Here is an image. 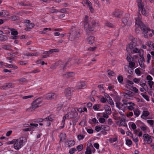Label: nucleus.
<instances>
[{
  "mask_svg": "<svg viewBox=\"0 0 154 154\" xmlns=\"http://www.w3.org/2000/svg\"><path fill=\"white\" fill-rule=\"evenodd\" d=\"M138 17L135 18V26L136 27H140L143 32L149 31L150 29L148 27L143 24L141 21V16L139 13H138Z\"/></svg>",
  "mask_w": 154,
  "mask_h": 154,
  "instance_id": "obj_1",
  "label": "nucleus"
},
{
  "mask_svg": "<svg viewBox=\"0 0 154 154\" xmlns=\"http://www.w3.org/2000/svg\"><path fill=\"white\" fill-rule=\"evenodd\" d=\"M85 27L86 29L87 34L88 35L90 34L89 32L93 31L94 30V27L96 26V23L94 20H92L91 22V25L88 24V16L86 15L85 17Z\"/></svg>",
  "mask_w": 154,
  "mask_h": 154,
  "instance_id": "obj_2",
  "label": "nucleus"
},
{
  "mask_svg": "<svg viewBox=\"0 0 154 154\" xmlns=\"http://www.w3.org/2000/svg\"><path fill=\"white\" fill-rule=\"evenodd\" d=\"M26 140L24 137H21L19 139H16L15 144L14 145V148L16 150H19L23 146Z\"/></svg>",
  "mask_w": 154,
  "mask_h": 154,
  "instance_id": "obj_3",
  "label": "nucleus"
},
{
  "mask_svg": "<svg viewBox=\"0 0 154 154\" xmlns=\"http://www.w3.org/2000/svg\"><path fill=\"white\" fill-rule=\"evenodd\" d=\"M42 100L41 98H38L34 101L32 103V108L35 109L41 106Z\"/></svg>",
  "mask_w": 154,
  "mask_h": 154,
  "instance_id": "obj_4",
  "label": "nucleus"
},
{
  "mask_svg": "<svg viewBox=\"0 0 154 154\" xmlns=\"http://www.w3.org/2000/svg\"><path fill=\"white\" fill-rule=\"evenodd\" d=\"M78 115V113L77 111L75 109H72L70 112L66 114L65 116L67 118L71 119L76 118Z\"/></svg>",
  "mask_w": 154,
  "mask_h": 154,
  "instance_id": "obj_5",
  "label": "nucleus"
},
{
  "mask_svg": "<svg viewBox=\"0 0 154 154\" xmlns=\"http://www.w3.org/2000/svg\"><path fill=\"white\" fill-rule=\"evenodd\" d=\"M58 95L54 93H49L46 95V98L47 100H56L57 98Z\"/></svg>",
  "mask_w": 154,
  "mask_h": 154,
  "instance_id": "obj_6",
  "label": "nucleus"
},
{
  "mask_svg": "<svg viewBox=\"0 0 154 154\" xmlns=\"http://www.w3.org/2000/svg\"><path fill=\"white\" fill-rule=\"evenodd\" d=\"M137 42L136 41H131L127 48V52L131 51V50L135 48Z\"/></svg>",
  "mask_w": 154,
  "mask_h": 154,
  "instance_id": "obj_7",
  "label": "nucleus"
},
{
  "mask_svg": "<svg viewBox=\"0 0 154 154\" xmlns=\"http://www.w3.org/2000/svg\"><path fill=\"white\" fill-rule=\"evenodd\" d=\"M144 140L146 141L148 144H150L152 142V140L151 136L147 134H145L143 135Z\"/></svg>",
  "mask_w": 154,
  "mask_h": 154,
  "instance_id": "obj_8",
  "label": "nucleus"
},
{
  "mask_svg": "<svg viewBox=\"0 0 154 154\" xmlns=\"http://www.w3.org/2000/svg\"><path fill=\"white\" fill-rule=\"evenodd\" d=\"M140 11H141V13L143 15L145 16H148V13L145 10L144 8V6H142L141 7H138V11L137 14V17H138L137 15L138 14V13H139L141 15V14H140Z\"/></svg>",
  "mask_w": 154,
  "mask_h": 154,
  "instance_id": "obj_9",
  "label": "nucleus"
},
{
  "mask_svg": "<svg viewBox=\"0 0 154 154\" xmlns=\"http://www.w3.org/2000/svg\"><path fill=\"white\" fill-rule=\"evenodd\" d=\"M85 3L88 7L90 12L92 13H94V10L92 7V5L91 2L88 0H86Z\"/></svg>",
  "mask_w": 154,
  "mask_h": 154,
  "instance_id": "obj_10",
  "label": "nucleus"
},
{
  "mask_svg": "<svg viewBox=\"0 0 154 154\" xmlns=\"http://www.w3.org/2000/svg\"><path fill=\"white\" fill-rule=\"evenodd\" d=\"M74 75V73L72 72H67L66 73L62 74V76L63 77L66 78H69L73 77Z\"/></svg>",
  "mask_w": 154,
  "mask_h": 154,
  "instance_id": "obj_11",
  "label": "nucleus"
},
{
  "mask_svg": "<svg viewBox=\"0 0 154 154\" xmlns=\"http://www.w3.org/2000/svg\"><path fill=\"white\" fill-rule=\"evenodd\" d=\"M86 85V83L85 82L81 81L78 83L76 88L78 89H80L83 88Z\"/></svg>",
  "mask_w": 154,
  "mask_h": 154,
  "instance_id": "obj_12",
  "label": "nucleus"
},
{
  "mask_svg": "<svg viewBox=\"0 0 154 154\" xmlns=\"http://www.w3.org/2000/svg\"><path fill=\"white\" fill-rule=\"evenodd\" d=\"M72 34L75 35V37L77 38L79 36L80 32L78 29L76 30L75 28L74 27L72 29Z\"/></svg>",
  "mask_w": 154,
  "mask_h": 154,
  "instance_id": "obj_13",
  "label": "nucleus"
},
{
  "mask_svg": "<svg viewBox=\"0 0 154 154\" xmlns=\"http://www.w3.org/2000/svg\"><path fill=\"white\" fill-rule=\"evenodd\" d=\"M66 145H67V147L70 148L73 146L75 145V142L74 140H67L66 142Z\"/></svg>",
  "mask_w": 154,
  "mask_h": 154,
  "instance_id": "obj_14",
  "label": "nucleus"
},
{
  "mask_svg": "<svg viewBox=\"0 0 154 154\" xmlns=\"http://www.w3.org/2000/svg\"><path fill=\"white\" fill-rule=\"evenodd\" d=\"M122 12L118 10L113 12L112 13V15L114 17H119V16L122 15Z\"/></svg>",
  "mask_w": 154,
  "mask_h": 154,
  "instance_id": "obj_15",
  "label": "nucleus"
},
{
  "mask_svg": "<svg viewBox=\"0 0 154 154\" xmlns=\"http://www.w3.org/2000/svg\"><path fill=\"white\" fill-rule=\"evenodd\" d=\"M92 149H93L94 150V152L95 151V149L94 148L93 146H92L91 148L90 147H87L85 152V154H91Z\"/></svg>",
  "mask_w": 154,
  "mask_h": 154,
  "instance_id": "obj_16",
  "label": "nucleus"
},
{
  "mask_svg": "<svg viewBox=\"0 0 154 154\" xmlns=\"http://www.w3.org/2000/svg\"><path fill=\"white\" fill-rule=\"evenodd\" d=\"M104 109L106 112L107 114H108L109 115H110L112 113V111L110 107L107 105H105L104 106Z\"/></svg>",
  "mask_w": 154,
  "mask_h": 154,
  "instance_id": "obj_17",
  "label": "nucleus"
},
{
  "mask_svg": "<svg viewBox=\"0 0 154 154\" xmlns=\"http://www.w3.org/2000/svg\"><path fill=\"white\" fill-rule=\"evenodd\" d=\"M129 15L128 14H126L125 15V17L123 18L122 19V22L125 25H126L128 23V21L129 20Z\"/></svg>",
  "mask_w": 154,
  "mask_h": 154,
  "instance_id": "obj_18",
  "label": "nucleus"
},
{
  "mask_svg": "<svg viewBox=\"0 0 154 154\" xmlns=\"http://www.w3.org/2000/svg\"><path fill=\"white\" fill-rule=\"evenodd\" d=\"M87 42L90 44H92L94 42V37L90 36L87 39Z\"/></svg>",
  "mask_w": 154,
  "mask_h": 154,
  "instance_id": "obj_19",
  "label": "nucleus"
},
{
  "mask_svg": "<svg viewBox=\"0 0 154 154\" xmlns=\"http://www.w3.org/2000/svg\"><path fill=\"white\" fill-rule=\"evenodd\" d=\"M59 51V50L58 49L56 48L54 49H51L49 51H47L48 55H49L50 54H52L54 52H57Z\"/></svg>",
  "mask_w": 154,
  "mask_h": 154,
  "instance_id": "obj_20",
  "label": "nucleus"
},
{
  "mask_svg": "<svg viewBox=\"0 0 154 154\" xmlns=\"http://www.w3.org/2000/svg\"><path fill=\"white\" fill-rule=\"evenodd\" d=\"M71 88H68L65 90V93L67 96H70L71 94Z\"/></svg>",
  "mask_w": 154,
  "mask_h": 154,
  "instance_id": "obj_21",
  "label": "nucleus"
},
{
  "mask_svg": "<svg viewBox=\"0 0 154 154\" xmlns=\"http://www.w3.org/2000/svg\"><path fill=\"white\" fill-rule=\"evenodd\" d=\"M37 52L34 53H26L24 54V55L28 56H32L37 55Z\"/></svg>",
  "mask_w": 154,
  "mask_h": 154,
  "instance_id": "obj_22",
  "label": "nucleus"
},
{
  "mask_svg": "<svg viewBox=\"0 0 154 154\" xmlns=\"http://www.w3.org/2000/svg\"><path fill=\"white\" fill-rule=\"evenodd\" d=\"M129 104L130 105V106L128 107V108L129 110H134V107H133V106H134V103L132 102H130V103H129Z\"/></svg>",
  "mask_w": 154,
  "mask_h": 154,
  "instance_id": "obj_23",
  "label": "nucleus"
},
{
  "mask_svg": "<svg viewBox=\"0 0 154 154\" xmlns=\"http://www.w3.org/2000/svg\"><path fill=\"white\" fill-rule=\"evenodd\" d=\"M134 115L136 116V117L138 116L140 114V111H139L137 109H135L134 110Z\"/></svg>",
  "mask_w": 154,
  "mask_h": 154,
  "instance_id": "obj_24",
  "label": "nucleus"
},
{
  "mask_svg": "<svg viewBox=\"0 0 154 154\" xmlns=\"http://www.w3.org/2000/svg\"><path fill=\"white\" fill-rule=\"evenodd\" d=\"M138 49L137 48H135L132 49V50H131V51H129L128 52L129 53L131 52L132 54L137 53H138Z\"/></svg>",
  "mask_w": 154,
  "mask_h": 154,
  "instance_id": "obj_25",
  "label": "nucleus"
},
{
  "mask_svg": "<svg viewBox=\"0 0 154 154\" xmlns=\"http://www.w3.org/2000/svg\"><path fill=\"white\" fill-rule=\"evenodd\" d=\"M149 112L148 111H143V114L141 116V117L142 118L144 119L143 117V116L146 117L147 116L149 115Z\"/></svg>",
  "mask_w": 154,
  "mask_h": 154,
  "instance_id": "obj_26",
  "label": "nucleus"
},
{
  "mask_svg": "<svg viewBox=\"0 0 154 154\" xmlns=\"http://www.w3.org/2000/svg\"><path fill=\"white\" fill-rule=\"evenodd\" d=\"M29 125L31 126L30 128H31V131L33 130L35 128L38 126V125L37 124L30 123Z\"/></svg>",
  "mask_w": 154,
  "mask_h": 154,
  "instance_id": "obj_27",
  "label": "nucleus"
},
{
  "mask_svg": "<svg viewBox=\"0 0 154 154\" xmlns=\"http://www.w3.org/2000/svg\"><path fill=\"white\" fill-rule=\"evenodd\" d=\"M135 65V63L133 61H131L129 62V67L131 68H134Z\"/></svg>",
  "mask_w": 154,
  "mask_h": 154,
  "instance_id": "obj_28",
  "label": "nucleus"
},
{
  "mask_svg": "<svg viewBox=\"0 0 154 154\" xmlns=\"http://www.w3.org/2000/svg\"><path fill=\"white\" fill-rule=\"evenodd\" d=\"M6 89L7 88H10L12 87V83H8L5 84Z\"/></svg>",
  "mask_w": 154,
  "mask_h": 154,
  "instance_id": "obj_29",
  "label": "nucleus"
},
{
  "mask_svg": "<svg viewBox=\"0 0 154 154\" xmlns=\"http://www.w3.org/2000/svg\"><path fill=\"white\" fill-rule=\"evenodd\" d=\"M116 106L119 109H120V107H122L123 106H124V104H122L120 102H116Z\"/></svg>",
  "mask_w": 154,
  "mask_h": 154,
  "instance_id": "obj_30",
  "label": "nucleus"
},
{
  "mask_svg": "<svg viewBox=\"0 0 154 154\" xmlns=\"http://www.w3.org/2000/svg\"><path fill=\"white\" fill-rule=\"evenodd\" d=\"M126 59L127 60V61L129 62L131 61H133V60H134L133 57L130 56V55H129V56H127L126 58Z\"/></svg>",
  "mask_w": 154,
  "mask_h": 154,
  "instance_id": "obj_31",
  "label": "nucleus"
},
{
  "mask_svg": "<svg viewBox=\"0 0 154 154\" xmlns=\"http://www.w3.org/2000/svg\"><path fill=\"white\" fill-rule=\"evenodd\" d=\"M43 54H44V55H42L41 56V57L42 58H46L49 57V55H48V54L47 53V51H44Z\"/></svg>",
  "mask_w": 154,
  "mask_h": 154,
  "instance_id": "obj_32",
  "label": "nucleus"
},
{
  "mask_svg": "<svg viewBox=\"0 0 154 154\" xmlns=\"http://www.w3.org/2000/svg\"><path fill=\"white\" fill-rule=\"evenodd\" d=\"M8 39L7 36L5 35H3L0 36V40L3 41H5Z\"/></svg>",
  "mask_w": 154,
  "mask_h": 154,
  "instance_id": "obj_33",
  "label": "nucleus"
},
{
  "mask_svg": "<svg viewBox=\"0 0 154 154\" xmlns=\"http://www.w3.org/2000/svg\"><path fill=\"white\" fill-rule=\"evenodd\" d=\"M120 125H123L124 126H127L125 122V121L124 120L121 119L120 120Z\"/></svg>",
  "mask_w": 154,
  "mask_h": 154,
  "instance_id": "obj_34",
  "label": "nucleus"
},
{
  "mask_svg": "<svg viewBox=\"0 0 154 154\" xmlns=\"http://www.w3.org/2000/svg\"><path fill=\"white\" fill-rule=\"evenodd\" d=\"M83 148V145L80 144L77 146L76 148L79 151H81Z\"/></svg>",
  "mask_w": 154,
  "mask_h": 154,
  "instance_id": "obj_35",
  "label": "nucleus"
},
{
  "mask_svg": "<svg viewBox=\"0 0 154 154\" xmlns=\"http://www.w3.org/2000/svg\"><path fill=\"white\" fill-rule=\"evenodd\" d=\"M140 85L142 87H146L147 88V87L145 83L143 82V81H141L140 82Z\"/></svg>",
  "mask_w": 154,
  "mask_h": 154,
  "instance_id": "obj_36",
  "label": "nucleus"
},
{
  "mask_svg": "<svg viewBox=\"0 0 154 154\" xmlns=\"http://www.w3.org/2000/svg\"><path fill=\"white\" fill-rule=\"evenodd\" d=\"M11 34L13 35H17L18 34V32L14 29L11 30Z\"/></svg>",
  "mask_w": 154,
  "mask_h": 154,
  "instance_id": "obj_37",
  "label": "nucleus"
},
{
  "mask_svg": "<svg viewBox=\"0 0 154 154\" xmlns=\"http://www.w3.org/2000/svg\"><path fill=\"white\" fill-rule=\"evenodd\" d=\"M138 53L140 57L143 56V50L142 49H140L139 50H138Z\"/></svg>",
  "mask_w": 154,
  "mask_h": 154,
  "instance_id": "obj_38",
  "label": "nucleus"
},
{
  "mask_svg": "<svg viewBox=\"0 0 154 154\" xmlns=\"http://www.w3.org/2000/svg\"><path fill=\"white\" fill-rule=\"evenodd\" d=\"M100 108V104H95L93 106V109L95 110H98Z\"/></svg>",
  "mask_w": 154,
  "mask_h": 154,
  "instance_id": "obj_39",
  "label": "nucleus"
},
{
  "mask_svg": "<svg viewBox=\"0 0 154 154\" xmlns=\"http://www.w3.org/2000/svg\"><path fill=\"white\" fill-rule=\"evenodd\" d=\"M53 120V118L50 116L47 117L44 119V120L46 121H51Z\"/></svg>",
  "mask_w": 154,
  "mask_h": 154,
  "instance_id": "obj_40",
  "label": "nucleus"
},
{
  "mask_svg": "<svg viewBox=\"0 0 154 154\" xmlns=\"http://www.w3.org/2000/svg\"><path fill=\"white\" fill-rule=\"evenodd\" d=\"M105 25L108 27H113V25L109 22H106Z\"/></svg>",
  "mask_w": 154,
  "mask_h": 154,
  "instance_id": "obj_41",
  "label": "nucleus"
},
{
  "mask_svg": "<svg viewBox=\"0 0 154 154\" xmlns=\"http://www.w3.org/2000/svg\"><path fill=\"white\" fill-rule=\"evenodd\" d=\"M137 2L138 3V7H140L141 6H143V5L141 3L142 0H137Z\"/></svg>",
  "mask_w": 154,
  "mask_h": 154,
  "instance_id": "obj_42",
  "label": "nucleus"
},
{
  "mask_svg": "<svg viewBox=\"0 0 154 154\" xmlns=\"http://www.w3.org/2000/svg\"><path fill=\"white\" fill-rule=\"evenodd\" d=\"M108 74L109 76H114L115 75V73L112 71L108 70Z\"/></svg>",
  "mask_w": 154,
  "mask_h": 154,
  "instance_id": "obj_43",
  "label": "nucleus"
},
{
  "mask_svg": "<svg viewBox=\"0 0 154 154\" xmlns=\"http://www.w3.org/2000/svg\"><path fill=\"white\" fill-rule=\"evenodd\" d=\"M106 100L108 101V102L111 105H112L113 104V105L114 104H113V102L111 98H110L109 99H106Z\"/></svg>",
  "mask_w": 154,
  "mask_h": 154,
  "instance_id": "obj_44",
  "label": "nucleus"
},
{
  "mask_svg": "<svg viewBox=\"0 0 154 154\" xmlns=\"http://www.w3.org/2000/svg\"><path fill=\"white\" fill-rule=\"evenodd\" d=\"M76 150V149L75 148H73L69 150V152L70 154H72Z\"/></svg>",
  "mask_w": 154,
  "mask_h": 154,
  "instance_id": "obj_45",
  "label": "nucleus"
},
{
  "mask_svg": "<svg viewBox=\"0 0 154 154\" xmlns=\"http://www.w3.org/2000/svg\"><path fill=\"white\" fill-rule=\"evenodd\" d=\"M141 94L142 95L143 97L147 101H149V97L148 96L144 94L143 93H141Z\"/></svg>",
  "mask_w": 154,
  "mask_h": 154,
  "instance_id": "obj_46",
  "label": "nucleus"
},
{
  "mask_svg": "<svg viewBox=\"0 0 154 154\" xmlns=\"http://www.w3.org/2000/svg\"><path fill=\"white\" fill-rule=\"evenodd\" d=\"M131 91H134V92L137 93L138 92V89L135 87L132 86L131 89Z\"/></svg>",
  "mask_w": 154,
  "mask_h": 154,
  "instance_id": "obj_47",
  "label": "nucleus"
},
{
  "mask_svg": "<svg viewBox=\"0 0 154 154\" xmlns=\"http://www.w3.org/2000/svg\"><path fill=\"white\" fill-rule=\"evenodd\" d=\"M123 78L122 76H119L118 77V80L120 83H122L123 81Z\"/></svg>",
  "mask_w": 154,
  "mask_h": 154,
  "instance_id": "obj_48",
  "label": "nucleus"
},
{
  "mask_svg": "<svg viewBox=\"0 0 154 154\" xmlns=\"http://www.w3.org/2000/svg\"><path fill=\"white\" fill-rule=\"evenodd\" d=\"M65 134H61L60 135V141H62L63 139H65Z\"/></svg>",
  "mask_w": 154,
  "mask_h": 154,
  "instance_id": "obj_49",
  "label": "nucleus"
},
{
  "mask_svg": "<svg viewBox=\"0 0 154 154\" xmlns=\"http://www.w3.org/2000/svg\"><path fill=\"white\" fill-rule=\"evenodd\" d=\"M132 142L130 139H128L126 140V144L128 146H129L132 144Z\"/></svg>",
  "mask_w": 154,
  "mask_h": 154,
  "instance_id": "obj_50",
  "label": "nucleus"
},
{
  "mask_svg": "<svg viewBox=\"0 0 154 154\" xmlns=\"http://www.w3.org/2000/svg\"><path fill=\"white\" fill-rule=\"evenodd\" d=\"M85 137V136L81 134H79L77 136V138L79 140L83 139Z\"/></svg>",
  "mask_w": 154,
  "mask_h": 154,
  "instance_id": "obj_51",
  "label": "nucleus"
},
{
  "mask_svg": "<svg viewBox=\"0 0 154 154\" xmlns=\"http://www.w3.org/2000/svg\"><path fill=\"white\" fill-rule=\"evenodd\" d=\"M117 137H115L113 138H110L109 139V141L111 143H113L117 141Z\"/></svg>",
  "mask_w": 154,
  "mask_h": 154,
  "instance_id": "obj_52",
  "label": "nucleus"
},
{
  "mask_svg": "<svg viewBox=\"0 0 154 154\" xmlns=\"http://www.w3.org/2000/svg\"><path fill=\"white\" fill-rule=\"evenodd\" d=\"M140 66L142 68L144 69L145 68V66L144 65L143 62L141 61H138Z\"/></svg>",
  "mask_w": 154,
  "mask_h": 154,
  "instance_id": "obj_53",
  "label": "nucleus"
},
{
  "mask_svg": "<svg viewBox=\"0 0 154 154\" xmlns=\"http://www.w3.org/2000/svg\"><path fill=\"white\" fill-rule=\"evenodd\" d=\"M147 32H143L144 34V37L145 38H147L148 37V35L149 33V32H150L151 31V30H149V31H146Z\"/></svg>",
  "mask_w": 154,
  "mask_h": 154,
  "instance_id": "obj_54",
  "label": "nucleus"
},
{
  "mask_svg": "<svg viewBox=\"0 0 154 154\" xmlns=\"http://www.w3.org/2000/svg\"><path fill=\"white\" fill-rule=\"evenodd\" d=\"M147 63H149V60L151 59V56L149 54H147Z\"/></svg>",
  "mask_w": 154,
  "mask_h": 154,
  "instance_id": "obj_55",
  "label": "nucleus"
},
{
  "mask_svg": "<svg viewBox=\"0 0 154 154\" xmlns=\"http://www.w3.org/2000/svg\"><path fill=\"white\" fill-rule=\"evenodd\" d=\"M147 122L151 125H153L154 124V121L152 120H148Z\"/></svg>",
  "mask_w": 154,
  "mask_h": 154,
  "instance_id": "obj_56",
  "label": "nucleus"
},
{
  "mask_svg": "<svg viewBox=\"0 0 154 154\" xmlns=\"http://www.w3.org/2000/svg\"><path fill=\"white\" fill-rule=\"evenodd\" d=\"M122 102L123 103L124 105H127L128 104H129L130 102H128V100L126 99L123 100H122Z\"/></svg>",
  "mask_w": 154,
  "mask_h": 154,
  "instance_id": "obj_57",
  "label": "nucleus"
},
{
  "mask_svg": "<svg viewBox=\"0 0 154 154\" xmlns=\"http://www.w3.org/2000/svg\"><path fill=\"white\" fill-rule=\"evenodd\" d=\"M3 48L5 50H9L10 49L11 46L9 45H4L3 46Z\"/></svg>",
  "mask_w": 154,
  "mask_h": 154,
  "instance_id": "obj_58",
  "label": "nucleus"
},
{
  "mask_svg": "<svg viewBox=\"0 0 154 154\" xmlns=\"http://www.w3.org/2000/svg\"><path fill=\"white\" fill-rule=\"evenodd\" d=\"M99 121L100 123H103L105 121V120L104 118L100 117L99 119Z\"/></svg>",
  "mask_w": 154,
  "mask_h": 154,
  "instance_id": "obj_59",
  "label": "nucleus"
},
{
  "mask_svg": "<svg viewBox=\"0 0 154 154\" xmlns=\"http://www.w3.org/2000/svg\"><path fill=\"white\" fill-rule=\"evenodd\" d=\"M147 80L148 81H151L152 80V77L149 75H148L146 77Z\"/></svg>",
  "mask_w": 154,
  "mask_h": 154,
  "instance_id": "obj_60",
  "label": "nucleus"
},
{
  "mask_svg": "<svg viewBox=\"0 0 154 154\" xmlns=\"http://www.w3.org/2000/svg\"><path fill=\"white\" fill-rule=\"evenodd\" d=\"M86 131L89 134H92L93 133V130L92 129H86Z\"/></svg>",
  "mask_w": 154,
  "mask_h": 154,
  "instance_id": "obj_61",
  "label": "nucleus"
},
{
  "mask_svg": "<svg viewBox=\"0 0 154 154\" xmlns=\"http://www.w3.org/2000/svg\"><path fill=\"white\" fill-rule=\"evenodd\" d=\"M103 118H106V119H107L108 118V117H109V116L108 115H109L108 114H107L106 113H106H105V112L103 113Z\"/></svg>",
  "mask_w": 154,
  "mask_h": 154,
  "instance_id": "obj_62",
  "label": "nucleus"
},
{
  "mask_svg": "<svg viewBox=\"0 0 154 154\" xmlns=\"http://www.w3.org/2000/svg\"><path fill=\"white\" fill-rule=\"evenodd\" d=\"M95 129L97 132H99L101 130V128L100 127L97 126L95 127Z\"/></svg>",
  "mask_w": 154,
  "mask_h": 154,
  "instance_id": "obj_63",
  "label": "nucleus"
},
{
  "mask_svg": "<svg viewBox=\"0 0 154 154\" xmlns=\"http://www.w3.org/2000/svg\"><path fill=\"white\" fill-rule=\"evenodd\" d=\"M133 81L135 83L138 84L140 82V79L135 78L133 79Z\"/></svg>",
  "mask_w": 154,
  "mask_h": 154,
  "instance_id": "obj_64",
  "label": "nucleus"
}]
</instances>
